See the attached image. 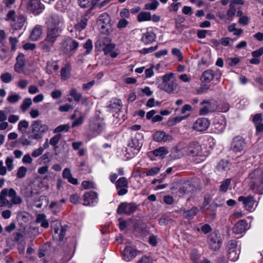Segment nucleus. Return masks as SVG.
Masks as SVG:
<instances>
[{
    "label": "nucleus",
    "mask_w": 263,
    "mask_h": 263,
    "mask_svg": "<svg viewBox=\"0 0 263 263\" xmlns=\"http://www.w3.org/2000/svg\"><path fill=\"white\" fill-rule=\"evenodd\" d=\"M139 22L150 21L152 20V15L149 12L141 11L137 16Z\"/></svg>",
    "instance_id": "nucleus-35"
},
{
    "label": "nucleus",
    "mask_w": 263,
    "mask_h": 263,
    "mask_svg": "<svg viewBox=\"0 0 263 263\" xmlns=\"http://www.w3.org/2000/svg\"><path fill=\"white\" fill-rule=\"evenodd\" d=\"M201 104L203 106L199 110V114L200 115H205L211 111V104L209 101L204 100Z\"/></svg>",
    "instance_id": "nucleus-33"
},
{
    "label": "nucleus",
    "mask_w": 263,
    "mask_h": 263,
    "mask_svg": "<svg viewBox=\"0 0 263 263\" xmlns=\"http://www.w3.org/2000/svg\"><path fill=\"white\" fill-rule=\"evenodd\" d=\"M210 89V85L207 84L202 85L199 88L196 90V93L197 95H201L206 92Z\"/></svg>",
    "instance_id": "nucleus-47"
},
{
    "label": "nucleus",
    "mask_w": 263,
    "mask_h": 263,
    "mask_svg": "<svg viewBox=\"0 0 263 263\" xmlns=\"http://www.w3.org/2000/svg\"><path fill=\"white\" fill-rule=\"evenodd\" d=\"M137 209V204L134 202H121L118 206L117 212L119 215H130L135 213Z\"/></svg>",
    "instance_id": "nucleus-7"
},
{
    "label": "nucleus",
    "mask_w": 263,
    "mask_h": 263,
    "mask_svg": "<svg viewBox=\"0 0 263 263\" xmlns=\"http://www.w3.org/2000/svg\"><path fill=\"white\" fill-rule=\"evenodd\" d=\"M80 197L78 194H74L70 196L69 200L73 204H77L79 203Z\"/></svg>",
    "instance_id": "nucleus-54"
},
{
    "label": "nucleus",
    "mask_w": 263,
    "mask_h": 263,
    "mask_svg": "<svg viewBox=\"0 0 263 263\" xmlns=\"http://www.w3.org/2000/svg\"><path fill=\"white\" fill-rule=\"evenodd\" d=\"M2 81L6 83L10 82L12 80V76L9 72H6L1 76Z\"/></svg>",
    "instance_id": "nucleus-49"
},
{
    "label": "nucleus",
    "mask_w": 263,
    "mask_h": 263,
    "mask_svg": "<svg viewBox=\"0 0 263 263\" xmlns=\"http://www.w3.org/2000/svg\"><path fill=\"white\" fill-rule=\"evenodd\" d=\"M168 152L167 148L164 146L160 147L152 151L155 156L159 157L161 159L164 158L165 156L168 154Z\"/></svg>",
    "instance_id": "nucleus-32"
},
{
    "label": "nucleus",
    "mask_w": 263,
    "mask_h": 263,
    "mask_svg": "<svg viewBox=\"0 0 263 263\" xmlns=\"http://www.w3.org/2000/svg\"><path fill=\"white\" fill-rule=\"evenodd\" d=\"M62 46L65 53H69L76 50L79 46V43L72 38L69 37L63 42Z\"/></svg>",
    "instance_id": "nucleus-12"
},
{
    "label": "nucleus",
    "mask_w": 263,
    "mask_h": 263,
    "mask_svg": "<svg viewBox=\"0 0 263 263\" xmlns=\"http://www.w3.org/2000/svg\"><path fill=\"white\" fill-rule=\"evenodd\" d=\"M227 255L229 259L232 261H236L240 253V247L234 240L229 241L226 246Z\"/></svg>",
    "instance_id": "nucleus-6"
},
{
    "label": "nucleus",
    "mask_w": 263,
    "mask_h": 263,
    "mask_svg": "<svg viewBox=\"0 0 263 263\" xmlns=\"http://www.w3.org/2000/svg\"><path fill=\"white\" fill-rule=\"evenodd\" d=\"M26 20V17L23 14H19L17 16V20L12 25V28L15 30L21 29L24 25Z\"/></svg>",
    "instance_id": "nucleus-30"
},
{
    "label": "nucleus",
    "mask_w": 263,
    "mask_h": 263,
    "mask_svg": "<svg viewBox=\"0 0 263 263\" xmlns=\"http://www.w3.org/2000/svg\"><path fill=\"white\" fill-rule=\"evenodd\" d=\"M100 33L104 35V37H112L111 34L114 31V27L112 24H107L100 25Z\"/></svg>",
    "instance_id": "nucleus-22"
},
{
    "label": "nucleus",
    "mask_w": 263,
    "mask_h": 263,
    "mask_svg": "<svg viewBox=\"0 0 263 263\" xmlns=\"http://www.w3.org/2000/svg\"><path fill=\"white\" fill-rule=\"evenodd\" d=\"M238 201L243 203L244 207L247 211L252 212L255 210V201L253 196L245 197L241 196L238 197Z\"/></svg>",
    "instance_id": "nucleus-17"
},
{
    "label": "nucleus",
    "mask_w": 263,
    "mask_h": 263,
    "mask_svg": "<svg viewBox=\"0 0 263 263\" xmlns=\"http://www.w3.org/2000/svg\"><path fill=\"white\" fill-rule=\"evenodd\" d=\"M20 99L19 95L17 94L9 96L8 97V101L11 103H15L18 101Z\"/></svg>",
    "instance_id": "nucleus-63"
},
{
    "label": "nucleus",
    "mask_w": 263,
    "mask_h": 263,
    "mask_svg": "<svg viewBox=\"0 0 263 263\" xmlns=\"http://www.w3.org/2000/svg\"><path fill=\"white\" fill-rule=\"evenodd\" d=\"M42 32V27L40 25H36L32 30L29 37L32 41H37L41 37Z\"/></svg>",
    "instance_id": "nucleus-28"
},
{
    "label": "nucleus",
    "mask_w": 263,
    "mask_h": 263,
    "mask_svg": "<svg viewBox=\"0 0 263 263\" xmlns=\"http://www.w3.org/2000/svg\"><path fill=\"white\" fill-rule=\"evenodd\" d=\"M137 263H153L151 257L147 256H142Z\"/></svg>",
    "instance_id": "nucleus-62"
},
{
    "label": "nucleus",
    "mask_w": 263,
    "mask_h": 263,
    "mask_svg": "<svg viewBox=\"0 0 263 263\" xmlns=\"http://www.w3.org/2000/svg\"><path fill=\"white\" fill-rule=\"evenodd\" d=\"M101 41L103 50L104 54L109 55L112 58L117 57L118 53L116 50V45L114 43L111 42L112 37H102Z\"/></svg>",
    "instance_id": "nucleus-5"
},
{
    "label": "nucleus",
    "mask_w": 263,
    "mask_h": 263,
    "mask_svg": "<svg viewBox=\"0 0 263 263\" xmlns=\"http://www.w3.org/2000/svg\"><path fill=\"white\" fill-rule=\"evenodd\" d=\"M248 177L251 190L254 193L263 194V168L255 170Z\"/></svg>",
    "instance_id": "nucleus-1"
},
{
    "label": "nucleus",
    "mask_w": 263,
    "mask_h": 263,
    "mask_svg": "<svg viewBox=\"0 0 263 263\" xmlns=\"http://www.w3.org/2000/svg\"><path fill=\"white\" fill-rule=\"evenodd\" d=\"M220 205L218 204L217 203L214 202L212 204H211L206 209L210 210L212 213V215L214 217L216 215V212L217 211V209Z\"/></svg>",
    "instance_id": "nucleus-51"
},
{
    "label": "nucleus",
    "mask_w": 263,
    "mask_h": 263,
    "mask_svg": "<svg viewBox=\"0 0 263 263\" xmlns=\"http://www.w3.org/2000/svg\"><path fill=\"white\" fill-rule=\"evenodd\" d=\"M69 128L70 126L68 124L61 125L56 127L54 129L53 132L54 133H58L63 131L67 132L69 130Z\"/></svg>",
    "instance_id": "nucleus-42"
},
{
    "label": "nucleus",
    "mask_w": 263,
    "mask_h": 263,
    "mask_svg": "<svg viewBox=\"0 0 263 263\" xmlns=\"http://www.w3.org/2000/svg\"><path fill=\"white\" fill-rule=\"evenodd\" d=\"M141 147L137 139H133L128 145L127 151H130L134 155L137 154Z\"/></svg>",
    "instance_id": "nucleus-27"
},
{
    "label": "nucleus",
    "mask_w": 263,
    "mask_h": 263,
    "mask_svg": "<svg viewBox=\"0 0 263 263\" xmlns=\"http://www.w3.org/2000/svg\"><path fill=\"white\" fill-rule=\"evenodd\" d=\"M154 140L156 142H166L172 140V137L163 131H157L153 135Z\"/></svg>",
    "instance_id": "nucleus-20"
},
{
    "label": "nucleus",
    "mask_w": 263,
    "mask_h": 263,
    "mask_svg": "<svg viewBox=\"0 0 263 263\" xmlns=\"http://www.w3.org/2000/svg\"><path fill=\"white\" fill-rule=\"evenodd\" d=\"M27 9L34 15H39L44 9L40 0H29L27 4Z\"/></svg>",
    "instance_id": "nucleus-13"
},
{
    "label": "nucleus",
    "mask_w": 263,
    "mask_h": 263,
    "mask_svg": "<svg viewBox=\"0 0 263 263\" xmlns=\"http://www.w3.org/2000/svg\"><path fill=\"white\" fill-rule=\"evenodd\" d=\"M247 221L246 220H241L238 221L233 228V231L236 234L244 233L247 230Z\"/></svg>",
    "instance_id": "nucleus-21"
},
{
    "label": "nucleus",
    "mask_w": 263,
    "mask_h": 263,
    "mask_svg": "<svg viewBox=\"0 0 263 263\" xmlns=\"http://www.w3.org/2000/svg\"><path fill=\"white\" fill-rule=\"evenodd\" d=\"M13 160L12 157H7L6 160V164L8 170L9 171H11L13 168Z\"/></svg>",
    "instance_id": "nucleus-61"
},
{
    "label": "nucleus",
    "mask_w": 263,
    "mask_h": 263,
    "mask_svg": "<svg viewBox=\"0 0 263 263\" xmlns=\"http://www.w3.org/2000/svg\"><path fill=\"white\" fill-rule=\"evenodd\" d=\"M161 89L168 93H171L176 87L175 83L172 81L167 83H162L160 85Z\"/></svg>",
    "instance_id": "nucleus-37"
},
{
    "label": "nucleus",
    "mask_w": 263,
    "mask_h": 263,
    "mask_svg": "<svg viewBox=\"0 0 263 263\" xmlns=\"http://www.w3.org/2000/svg\"><path fill=\"white\" fill-rule=\"evenodd\" d=\"M137 251L132 246H126L123 252V258L126 261H129L137 255Z\"/></svg>",
    "instance_id": "nucleus-18"
},
{
    "label": "nucleus",
    "mask_w": 263,
    "mask_h": 263,
    "mask_svg": "<svg viewBox=\"0 0 263 263\" xmlns=\"http://www.w3.org/2000/svg\"><path fill=\"white\" fill-rule=\"evenodd\" d=\"M231 166V164L228 161L222 160L220 161L216 166L218 171L222 172L229 171Z\"/></svg>",
    "instance_id": "nucleus-29"
},
{
    "label": "nucleus",
    "mask_w": 263,
    "mask_h": 263,
    "mask_svg": "<svg viewBox=\"0 0 263 263\" xmlns=\"http://www.w3.org/2000/svg\"><path fill=\"white\" fill-rule=\"evenodd\" d=\"M29 126L28 122L26 120H23L20 122L18 125V129L21 132H23V128L24 130L26 129Z\"/></svg>",
    "instance_id": "nucleus-57"
},
{
    "label": "nucleus",
    "mask_w": 263,
    "mask_h": 263,
    "mask_svg": "<svg viewBox=\"0 0 263 263\" xmlns=\"http://www.w3.org/2000/svg\"><path fill=\"white\" fill-rule=\"evenodd\" d=\"M79 5L82 8L90 7L92 10L98 3V0H78Z\"/></svg>",
    "instance_id": "nucleus-31"
},
{
    "label": "nucleus",
    "mask_w": 263,
    "mask_h": 263,
    "mask_svg": "<svg viewBox=\"0 0 263 263\" xmlns=\"http://www.w3.org/2000/svg\"><path fill=\"white\" fill-rule=\"evenodd\" d=\"M71 69V66L68 63L61 69V77L62 80H66L70 77Z\"/></svg>",
    "instance_id": "nucleus-34"
},
{
    "label": "nucleus",
    "mask_w": 263,
    "mask_h": 263,
    "mask_svg": "<svg viewBox=\"0 0 263 263\" xmlns=\"http://www.w3.org/2000/svg\"><path fill=\"white\" fill-rule=\"evenodd\" d=\"M98 194L92 191L86 192L83 195V204L84 205H91L94 202H97Z\"/></svg>",
    "instance_id": "nucleus-19"
},
{
    "label": "nucleus",
    "mask_w": 263,
    "mask_h": 263,
    "mask_svg": "<svg viewBox=\"0 0 263 263\" xmlns=\"http://www.w3.org/2000/svg\"><path fill=\"white\" fill-rule=\"evenodd\" d=\"M27 171V169L25 166H21L19 167L18 171L16 174L17 177L18 178H24L26 174Z\"/></svg>",
    "instance_id": "nucleus-46"
},
{
    "label": "nucleus",
    "mask_w": 263,
    "mask_h": 263,
    "mask_svg": "<svg viewBox=\"0 0 263 263\" xmlns=\"http://www.w3.org/2000/svg\"><path fill=\"white\" fill-rule=\"evenodd\" d=\"M129 22L125 18H122L119 20L117 24V27L118 29H122L126 27Z\"/></svg>",
    "instance_id": "nucleus-55"
},
{
    "label": "nucleus",
    "mask_w": 263,
    "mask_h": 263,
    "mask_svg": "<svg viewBox=\"0 0 263 263\" xmlns=\"http://www.w3.org/2000/svg\"><path fill=\"white\" fill-rule=\"evenodd\" d=\"M62 137V135L61 134H58L51 138L49 141V144L51 145L55 146L59 143L61 138Z\"/></svg>",
    "instance_id": "nucleus-48"
},
{
    "label": "nucleus",
    "mask_w": 263,
    "mask_h": 263,
    "mask_svg": "<svg viewBox=\"0 0 263 263\" xmlns=\"http://www.w3.org/2000/svg\"><path fill=\"white\" fill-rule=\"evenodd\" d=\"M62 21L61 18L58 15L56 14H52L50 16L47 23V27H59L58 26Z\"/></svg>",
    "instance_id": "nucleus-26"
},
{
    "label": "nucleus",
    "mask_w": 263,
    "mask_h": 263,
    "mask_svg": "<svg viewBox=\"0 0 263 263\" xmlns=\"http://www.w3.org/2000/svg\"><path fill=\"white\" fill-rule=\"evenodd\" d=\"M159 65L154 66L152 65L150 68L145 69V74L146 78H151L154 75V71L153 69L154 68H156L157 69H158Z\"/></svg>",
    "instance_id": "nucleus-50"
},
{
    "label": "nucleus",
    "mask_w": 263,
    "mask_h": 263,
    "mask_svg": "<svg viewBox=\"0 0 263 263\" xmlns=\"http://www.w3.org/2000/svg\"><path fill=\"white\" fill-rule=\"evenodd\" d=\"M25 66V55L23 53H20L16 58V63L14 65L15 71L20 73L22 71Z\"/></svg>",
    "instance_id": "nucleus-24"
},
{
    "label": "nucleus",
    "mask_w": 263,
    "mask_h": 263,
    "mask_svg": "<svg viewBox=\"0 0 263 263\" xmlns=\"http://www.w3.org/2000/svg\"><path fill=\"white\" fill-rule=\"evenodd\" d=\"M31 104V99L30 98H26L24 100L21 108L23 111H25Z\"/></svg>",
    "instance_id": "nucleus-43"
},
{
    "label": "nucleus",
    "mask_w": 263,
    "mask_h": 263,
    "mask_svg": "<svg viewBox=\"0 0 263 263\" xmlns=\"http://www.w3.org/2000/svg\"><path fill=\"white\" fill-rule=\"evenodd\" d=\"M129 12L127 9H122L120 12V16L122 18H128L129 17Z\"/></svg>",
    "instance_id": "nucleus-64"
},
{
    "label": "nucleus",
    "mask_w": 263,
    "mask_h": 263,
    "mask_svg": "<svg viewBox=\"0 0 263 263\" xmlns=\"http://www.w3.org/2000/svg\"><path fill=\"white\" fill-rule=\"evenodd\" d=\"M67 228V226L65 225L61 227L60 230L55 229L54 235L53 236L54 238L57 239L60 242L63 241Z\"/></svg>",
    "instance_id": "nucleus-25"
},
{
    "label": "nucleus",
    "mask_w": 263,
    "mask_h": 263,
    "mask_svg": "<svg viewBox=\"0 0 263 263\" xmlns=\"http://www.w3.org/2000/svg\"><path fill=\"white\" fill-rule=\"evenodd\" d=\"M199 210L197 207H193L189 210H184L183 213V216L186 219H192L197 214Z\"/></svg>",
    "instance_id": "nucleus-36"
},
{
    "label": "nucleus",
    "mask_w": 263,
    "mask_h": 263,
    "mask_svg": "<svg viewBox=\"0 0 263 263\" xmlns=\"http://www.w3.org/2000/svg\"><path fill=\"white\" fill-rule=\"evenodd\" d=\"M225 127L226 122L222 116L215 118L212 125V129L215 133H221L225 129Z\"/></svg>",
    "instance_id": "nucleus-16"
},
{
    "label": "nucleus",
    "mask_w": 263,
    "mask_h": 263,
    "mask_svg": "<svg viewBox=\"0 0 263 263\" xmlns=\"http://www.w3.org/2000/svg\"><path fill=\"white\" fill-rule=\"evenodd\" d=\"M83 47L86 49V53H89L92 48V43L91 40H88L85 43L83 44Z\"/></svg>",
    "instance_id": "nucleus-53"
},
{
    "label": "nucleus",
    "mask_w": 263,
    "mask_h": 263,
    "mask_svg": "<svg viewBox=\"0 0 263 263\" xmlns=\"http://www.w3.org/2000/svg\"><path fill=\"white\" fill-rule=\"evenodd\" d=\"M172 53L174 56L176 57L178 59L179 61H181L182 60L183 56L180 49L174 48L172 50Z\"/></svg>",
    "instance_id": "nucleus-45"
},
{
    "label": "nucleus",
    "mask_w": 263,
    "mask_h": 263,
    "mask_svg": "<svg viewBox=\"0 0 263 263\" xmlns=\"http://www.w3.org/2000/svg\"><path fill=\"white\" fill-rule=\"evenodd\" d=\"M208 241L210 248L213 250H217L221 247V239L215 233H212L209 236Z\"/></svg>",
    "instance_id": "nucleus-15"
},
{
    "label": "nucleus",
    "mask_w": 263,
    "mask_h": 263,
    "mask_svg": "<svg viewBox=\"0 0 263 263\" xmlns=\"http://www.w3.org/2000/svg\"><path fill=\"white\" fill-rule=\"evenodd\" d=\"M87 21L88 20L86 17H83L79 22L74 25V29L76 30L81 31L86 27L87 24Z\"/></svg>",
    "instance_id": "nucleus-38"
},
{
    "label": "nucleus",
    "mask_w": 263,
    "mask_h": 263,
    "mask_svg": "<svg viewBox=\"0 0 263 263\" xmlns=\"http://www.w3.org/2000/svg\"><path fill=\"white\" fill-rule=\"evenodd\" d=\"M231 180L230 179H226L221 182L219 186V191L221 192H226L231 185Z\"/></svg>",
    "instance_id": "nucleus-39"
},
{
    "label": "nucleus",
    "mask_w": 263,
    "mask_h": 263,
    "mask_svg": "<svg viewBox=\"0 0 263 263\" xmlns=\"http://www.w3.org/2000/svg\"><path fill=\"white\" fill-rule=\"evenodd\" d=\"M111 24V18L106 13H103L100 15V25Z\"/></svg>",
    "instance_id": "nucleus-40"
},
{
    "label": "nucleus",
    "mask_w": 263,
    "mask_h": 263,
    "mask_svg": "<svg viewBox=\"0 0 263 263\" xmlns=\"http://www.w3.org/2000/svg\"><path fill=\"white\" fill-rule=\"evenodd\" d=\"M159 5L157 0H153L151 3H146L144 5V9L147 10H155Z\"/></svg>",
    "instance_id": "nucleus-41"
},
{
    "label": "nucleus",
    "mask_w": 263,
    "mask_h": 263,
    "mask_svg": "<svg viewBox=\"0 0 263 263\" xmlns=\"http://www.w3.org/2000/svg\"><path fill=\"white\" fill-rule=\"evenodd\" d=\"M229 259L228 256L223 254L220 255L216 259L217 263H229Z\"/></svg>",
    "instance_id": "nucleus-56"
},
{
    "label": "nucleus",
    "mask_w": 263,
    "mask_h": 263,
    "mask_svg": "<svg viewBox=\"0 0 263 263\" xmlns=\"http://www.w3.org/2000/svg\"><path fill=\"white\" fill-rule=\"evenodd\" d=\"M210 125L209 120L205 118H200L197 119L193 125V129L199 132L205 131Z\"/></svg>",
    "instance_id": "nucleus-11"
},
{
    "label": "nucleus",
    "mask_w": 263,
    "mask_h": 263,
    "mask_svg": "<svg viewBox=\"0 0 263 263\" xmlns=\"http://www.w3.org/2000/svg\"><path fill=\"white\" fill-rule=\"evenodd\" d=\"M233 42V40L230 37H222L220 40L221 44L224 46L232 44Z\"/></svg>",
    "instance_id": "nucleus-60"
},
{
    "label": "nucleus",
    "mask_w": 263,
    "mask_h": 263,
    "mask_svg": "<svg viewBox=\"0 0 263 263\" xmlns=\"http://www.w3.org/2000/svg\"><path fill=\"white\" fill-rule=\"evenodd\" d=\"M160 171V168L159 167H152L148 170H147L146 172H145L146 175L147 176H155L158 173H159Z\"/></svg>",
    "instance_id": "nucleus-44"
},
{
    "label": "nucleus",
    "mask_w": 263,
    "mask_h": 263,
    "mask_svg": "<svg viewBox=\"0 0 263 263\" xmlns=\"http://www.w3.org/2000/svg\"><path fill=\"white\" fill-rule=\"evenodd\" d=\"M81 185L84 189H89L94 187L93 183L90 181H83L82 182Z\"/></svg>",
    "instance_id": "nucleus-59"
},
{
    "label": "nucleus",
    "mask_w": 263,
    "mask_h": 263,
    "mask_svg": "<svg viewBox=\"0 0 263 263\" xmlns=\"http://www.w3.org/2000/svg\"><path fill=\"white\" fill-rule=\"evenodd\" d=\"M70 95L73 98L74 101L76 102H79L82 97V95L80 93H78L76 89H71L70 91Z\"/></svg>",
    "instance_id": "nucleus-52"
},
{
    "label": "nucleus",
    "mask_w": 263,
    "mask_h": 263,
    "mask_svg": "<svg viewBox=\"0 0 263 263\" xmlns=\"http://www.w3.org/2000/svg\"><path fill=\"white\" fill-rule=\"evenodd\" d=\"M156 35L152 31H146L143 33L141 37V41L144 44H149L155 41Z\"/></svg>",
    "instance_id": "nucleus-23"
},
{
    "label": "nucleus",
    "mask_w": 263,
    "mask_h": 263,
    "mask_svg": "<svg viewBox=\"0 0 263 263\" xmlns=\"http://www.w3.org/2000/svg\"><path fill=\"white\" fill-rule=\"evenodd\" d=\"M119 196H123L128 192V182L126 178L121 177L115 183Z\"/></svg>",
    "instance_id": "nucleus-10"
},
{
    "label": "nucleus",
    "mask_w": 263,
    "mask_h": 263,
    "mask_svg": "<svg viewBox=\"0 0 263 263\" xmlns=\"http://www.w3.org/2000/svg\"><path fill=\"white\" fill-rule=\"evenodd\" d=\"M61 32L59 27H47V36L45 39V41L53 45L57 38L60 36Z\"/></svg>",
    "instance_id": "nucleus-9"
},
{
    "label": "nucleus",
    "mask_w": 263,
    "mask_h": 263,
    "mask_svg": "<svg viewBox=\"0 0 263 263\" xmlns=\"http://www.w3.org/2000/svg\"><path fill=\"white\" fill-rule=\"evenodd\" d=\"M183 151L185 154L191 157H200L203 160L206 156V152L203 151L202 146L197 141H193L183 148Z\"/></svg>",
    "instance_id": "nucleus-4"
},
{
    "label": "nucleus",
    "mask_w": 263,
    "mask_h": 263,
    "mask_svg": "<svg viewBox=\"0 0 263 263\" xmlns=\"http://www.w3.org/2000/svg\"><path fill=\"white\" fill-rule=\"evenodd\" d=\"M108 110L113 114V117L116 119L114 120L115 124L120 123L123 121V118L120 117V112L122 107V103L120 99L117 98L111 99L107 103Z\"/></svg>",
    "instance_id": "nucleus-3"
},
{
    "label": "nucleus",
    "mask_w": 263,
    "mask_h": 263,
    "mask_svg": "<svg viewBox=\"0 0 263 263\" xmlns=\"http://www.w3.org/2000/svg\"><path fill=\"white\" fill-rule=\"evenodd\" d=\"M42 121L37 120L33 121L30 126L31 131L28 132L29 138L35 140L41 139L45 133L49 130L47 124H43Z\"/></svg>",
    "instance_id": "nucleus-2"
},
{
    "label": "nucleus",
    "mask_w": 263,
    "mask_h": 263,
    "mask_svg": "<svg viewBox=\"0 0 263 263\" xmlns=\"http://www.w3.org/2000/svg\"><path fill=\"white\" fill-rule=\"evenodd\" d=\"M221 73L219 69H217L215 71L212 70H207L203 72L201 77L202 82H210L213 78L216 77V79L220 78Z\"/></svg>",
    "instance_id": "nucleus-14"
},
{
    "label": "nucleus",
    "mask_w": 263,
    "mask_h": 263,
    "mask_svg": "<svg viewBox=\"0 0 263 263\" xmlns=\"http://www.w3.org/2000/svg\"><path fill=\"white\" fill-rule=\"evenodd\" d=\"M247 147L245 139L240 136L234 137L231 142V149L235 153L243 152Z\"/></svg>",
    "instance_id": "nucleus-8"
},
{
    "label": "nucleus",
    "mask_w": 263,
    "mask_h": 263,
    "mask_svg": "<svg viewBox=\"0 0 263 263\" xmlns=\"http://www.w3.org/2000/svg\"><path fill=\"white\" fill-rule=\"evenodd\" d=\"M157 49V46L151 47L149 48H144L139 51L141 54H146L155 51Z\"/></svg>",
    "instance_id": "nucleus-58"
}]
</instances>
